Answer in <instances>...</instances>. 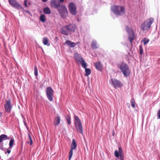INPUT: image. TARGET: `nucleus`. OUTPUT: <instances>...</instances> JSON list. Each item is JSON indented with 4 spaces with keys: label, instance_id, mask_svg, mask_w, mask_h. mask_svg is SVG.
I'll return each instance as SVG.
<instances>
[{
    "label": "nucleus",
    "instance_id": "obj_1",
    "mask_svg": "<svg viewBox=\"0 0 160 160\" xmlns=\"http://www.w3.org/2000/svg\"><path fill=\"white\" fill-rule=\"evenodd\" d=\"M117 66L121 70L124 77H128L130 76L131 70L129 66L124 61H122L118 62L117 64Z\"/></svg>",
    "mask_w": 160,
    "mask_h": 160
},
{
    "label": "nucleus",
    "instance_id": "obj_2",
    "mask_svg": "<svg viewBox=\"0 0 160 160\" xmlns=\"http://www.w3.org/2000/svg\"><path fill=\"white\" fill-rule=\"evenodd\" d=\"M111 9L116 15L122 16L125 13V8L121 5H112L111 7Z\"/></svg>",
    "mask_w": 160,
    "mask_h": 160
},
{
    "label": "nucleus",
    "instance_id": "obj_3",
    "mask_svg": "<svg viewBox=\"0 0 160 160\" xmlns=\"http://www.w3.org/2000/svg\"><path fill=\"white\" fill-rule=\"evenodd\" d=\"M53 8L57 9L60 16L62 18L66 19L68 16V11L65 5L62 4L60 7Z\"/></svg>",
    "mask_w": 160,
    "mask_h": 160
},
{
    "label": "nucleus",
    "instance_id": "obj_4",
    "mask_svg": "<svg viewBox=\"0 0 160 160\" xmlns=\"http://www.w3.org/2000/svg\"><path fill=\"white\" fill-rule=\"evenodd\" d=\"M154 19L153 18H150L144 22L141 25V28L143 31L148 30L150 27L153 22Z\"/></svg>",
    "mask_w": 160,
    "mask_h": 160
},
{
    "label": "nucleus",
    "instance_id": "obj_5",
    "mask_svg": "<svg viewBox=\"0 0 160 160\" xmlns=\"http://www.w3.org/2000/svg\"><path fill=\"white\" fill-rule=\"evenodd\" d=\"M110 83L115 89L120 88L123 86V84L121 81L114 78L110 79Z\"/></svg>",
    "mask_w": 160,
    "mask_h": 160
},
{
    "label": "nucleus",
    "instance_id": "obj_6",
    "mask_svg": "<svg viewBox=\"0 0 160 160\" xmlns=\"http://www.w3.org/2000/svg\"><path fill=\"white\" fill-rule=\"evenodd\" d=\"M46 94L48 99L50 101L53 100L54 91L51 87H48L46 89Z\"/></svg>",
    "mask_w": 160,
    "mask_h": 160
},
{
    "label": "nucleus",
    "instance_id": "obj_7",
    "mask_svg": "<svg viewBox=\"0 0 160 160\" xmlns=\"http://www.w3.org/2000/svg\"><path fill=\"white\" fill-rule=\"evenodd\" d=\"M68 8L71 15L73 16L76 15L77 13V8L74 2H71L69 3Z\"/></svg>",
    "mask_w": 160,
    "mask_h": 160
},
{
    "label": "nucleus",
    "instance_id": "obj_8",
    "mask_svg": "<svg viewBox=\"0 0 160 160\" xmlns=\"http://www.w3.org/2000/svg\"><path fill=\"white\" fill-rule=\"evenodd\" d=\"M77 145L76 140L74 139H73L72 143L71 145V149L68 153L69 160H70L71 159L73 155V150L76 149L77 148Z\"/></svg>",
    "mask_w": 160,
    "mask_h": 160
},
{
    "label": "nucleus",
    "instance_id": "obj_9",
    "mask_svg": "<svg viewBox=\"0 0 160 160\" xmlns=\"http://www.w3.org/2000/svg\"><path fill=\"white\" fill-rule=\"evenodd\" d=\"M9 4L12 7L17 9H23L24 8L15 0H8Z\"/></svg>",
    "mask_w": 160,
    "mask_h": 160
},
{
    "label": "nucleus",
    "instance_id": "obj_10",
    "mask_svg": "<svg viewBox=\"0 0 160 160\" xmlns=\"http://www.w3.org/2000/svg\"><path fill=\"white\" fill-rule=\"evenodd\" d=\"M125 30L128 34V39L129 41L131 42H132L134 39V32L132 29L128 26H126Z\"/></svg>",
    "mask_w": 160,
    "mask_h": 160
},
{
    "label": "nucleus",
    "instance_id": "obj_11",
    "mask_svg": "<svg viewBox=\"0 0 160 160\" xmlns=\"http://www.w3.org/2000/svg\"><path fill=\"white\" fill-rule=\"evenodd\" d=\"M6 103L4 105V108L5 111L8 113H10L11 112L12 109V106L11 103L10 99L6 100Z\"/></svg>",
    "mask_w": 160,
    "mask_h": 160
},
{
    "label": "nucleus",
    "instance_id": "obj_12",
    "mask_svg": "<svg viewBox=\"0 0 160 160\" xmlns=\"http://www.w3.org/2000/svg\"><path fill=\"white\" fill-rule=\"evenodd\" d=\"M64 0H58L57 2L56 0H51L50 3L53 8H58L61 6V3L64 2Z\"/></svg>",
    "mask_w": 160,
    "mask_h": 160
},
{
    "label": "nucleus",
    "instance_id": "obj_13",
    "mask_svg": "<svg viewBox=\"0 0 160 160\" xmlns=\"http://www.w3.org/2000/svg\"><path fill=\"white\" fill-rule=\"evenodd\" d=\"M74 57L76 60L77 62H80L82 65V64L83 63V62L86 63L84 59L78 53H75L74 54Z\"/></svg>",
    "mask_w": 160,
    "mask_h": 160
},
{
    "label": "nucleus",
    "instance_id": "obj_14",
    "mask_svg": "<svg viewBox=\"0 0 160 160\" xmlns=\"http://www.w3.org/2000/svg\"><path fill=\"white\" fill-rule=\"evenodd\" d=\"M60 32L62 34L66 36L68 35L70 33L68 28L67 25L63 26L61 28Z\"/></svg>",
    "mask_w": 160,
    "mask_h": 160
},
{
    "label": "nucleus",
    "instance_id": "obj_15",
    "mask_svg": "<svg viewBox=\"0 0 160 160\" xmlns=\"http://www.w3.org/2000/svg\"><path fill=\"white\" fill-rule=\"evenodd\" d=\"M81 66L83 68L85 69V76H88L90 75L91 73V70L90 68H87V63L86 62L84 63L83 62V63L82 64Z\"/></svg>",
    "mask_w": 160,
    "mask_h": 160
},
{
    "label": "nucleus",
    "instance_id": "obj_16",
    "mask_svg": "<svg viewBox=\"0 0 160 160\" xmlns=\"http://www.w3.org/2000/svg\"><path fill=\"white\" fill-rule=\"evenodd\" d=\"M70 32H75L77 28L76 25L73 23H70L67 25Z\"/></svg>",
    "mask_w": 160,
    "mask_h": 160
},
{
    "label": "nucleus",
    "instance_id": "obj_17",
    "mask_svg": "<svg viewBox=\"0 0 160 160\" xmlns=\"http://www.w3.org/2000/svg\"><path fill=\"white\" fill-rule=\"evenodd\" d=\"M114 154L115 157L118 158L120 157V160H124V155L116 150L114 152Z\"/></svg>",
    "mask_w": 160,
    "mask_h": 160
},
{
    "label": "nucleus",
    "instance_id": "obj_18",
    "mask_svg": "<svg viewBox=\"0 0 160 160\" xmlns=\"http://www.w3.org/2000/svg\"><path fill=\"white\" fill-rule=\"evenodd\" d=\"M94 66L97 70L101 72L102 71L103 68L101 63L100 62H98L94 63Z\"/></svg>",
    "mask_w": 160,
    "mask_h": 160
},
{
    "label": "nucleus",
    "instance_id": "obj_19",
    "mask_svg": "<svg viewBox=\"0 0 160 160\" xmlns=\"http://www.w3.org/2000/svg\"><path fill=\"white\" fill-rule=\"evenodd\" d=\"M65 44H66L70 48H74L76 45L75 42H72L69 40H66L65 42Z\"/></svg>",
    "mask_w": 160,
    "mask_h": 160
},
{
    "label": "nucleus",
    "instance_id": "obj_20",
    "mask_svg": "<svg viewBox=\"0 0 160 160\" xmlns=\"http://www.w3.org/2000/svg\"><path fill=\"white\" fill-rule=\"evenodd\" d=\"M9 139V138L6 134H2L0 135V143H2L3 141Z\"/></svg>",
    "mask_w": 160,
    "mask_h": 160
},
{
    "label": "nucleus",
    "instance_id": "obj_21",
    "mask_svg": "<svg viewBox=\"0 0 160 160\" xmlns=\"http://www.w3.org/2000/svg\"><path fill=\"white\" fill-rule=\"evenodd\" d=\"M60 117L58 115L55 118L54 123H55V126H57L60 124Z\"/></svg>",
    "mask_w": 160,
    "mask_h": 160
},
{
    "label": "nucleus",
    "instance_id": "obj_22",
    "mask_svg": "<svg viewBox=\"0 0 160 160\" xmlns=\"http://www.w3.org/2000/svg\"><path fill=\"white\" fill-rule=\"evenodd\" d=\"M91 46L93 49H97L98 48V47L97 46V42L96 40H93L92 41Z\"/></svg>",
    "mask_w": 160,
    "mask_h": 160
},
{
    "label": "nucleus",
    "instance_id": "obj_23",
    "mask_svg": "<svg viewBox=\"0 0 160 160\" xmlns=\"http://www.w3.org/2000/svg\"><path fill=\"white\" fill-rule=\"evenodd\" d=\"M44 13L46 14H50L51 13V10L49 7H47L44 8L43 9Z\"/></svg>",
    "mask_w": 160,
    "mask_h": 160
},
{
    "label": "nucleus",
    "instance_id": "obj_24",
    "mask_svg": "<svg viewBox=\"0 0 160 160\" xmlns=\"http://www.w3.org/2000/svg\"><path fill=\"white\" fill-rule=\"evenodd\" d=\"M42 41L43 44L44 45H47L48 46H50V43L49 42L48 39L47 38H43Z\"/></svg>",
    "mask_w": 160,
    "mask_h": 160
},
{
    "label": "nucleus",
    "instance_id": "obj_25",
    "mask_svg": "<svg viewBox=\"0 0 160 160\" xmlns=\"http://www.w3.org/2000/svg\"><path fill=\"white\" fill-rule=\"evenodd\" d=\"M77 131L79 133L82 134L83 132L82 125L76 126L75 127Z\"/></svg>",
    "mask_w": 160,
    "mask_h": 160
},
{
    "label": "nucleus",
    "instance_id": "obj_26",
    "mask_svg": "<svg viewBox=\"0 0 160 160\" xmlns=\"http://www.w3.org/2000/svg\"><path fill=\"white\" fill-rule=\"evenodd\" d=\"M39 19L40 21L42 22H44L46 19V16L44 14L41 15L39 18Z\"/></svg>",
    "mask_w": 160,
    "mask_h": 160
},
{
    "label": "nucleus",
    "instance_id": "obj_27",
    "mask_svg": "<svg viewBox=\"0 0 160 160\" xmlns=\"http://www.w3.org/2000/svg\"><path fill=\"white\" fill-rule=\"evenodd\" d=\"M14 142V139L13 138H11L9 142V149H12V147L13 145Z\"/></svg>",
    "mask_w": 160,
    "mask_h": 160
},
{
    "label": "nucleus",
    "instance_id": "obj_28",
    "mask_svg": "<svg viewBox=\"0 0 160 160\" xmlns=\"http://www.w3.org/2000/svg\"><path fill=\"white\" fill-rule=\"evenodd\" d=\"M74 124H77L81 122V121L80 119L76 115L74 117Z\"/></svg>",
    "mask_w": 160,
    "mask_h": 160
},
{
    "label": "nucleus",
    "instance_id": "obj_29",
    "mask_svg": "<svg viewBox=\"0 0 160 160\" xmlns=\"http://www.w3.org/2000/svg\"><path fill=\"white\" fill-rule=\"evenodd\" d=\"M65 118L67 123L69 125L71 123V118L70 115H68Z\"/></svg>",
    "mask_w": 160,
    "mask_h": 160
},
{
    "label": "nucleus",
    "instance_id": "obj_30",
    "mask_svg": "<svg viewBox=\"0 0 160 160\" xmlns=\"http://www.w3.org/2000/svg\"><path fill=\"white\" fill-rule=\"evenodd\" d=\"M142 41L143 42L144 45H146L148 42L149 39L146 38H145Z\"/></svg>",
    "mask_w": 160,
    "mask_h": 160
},
{
    "label": "nucleus",
    "instance_id": "obj_31",
    "mask_svg": "<svg viewBox=\"0 0 160 160\" xmlns=\"http://www.w3.org/2000/svg\"><path fill=\"white\" fill-rule=\"evenodd\" d=\"M28 136L29 138V139L30 140V142H28V144H29L31 146L33 144L32 140V137H31V135L29 134H28Z\"/></svg>",
    "mask_w": 160,
    "mask_h": 160
},
{
    "label": "nucleus",
    "instance_id": "obj_32",
    "mask_svg": "<svg viewBox=\"0 0 160 160\" xmlns=\"http://www.w3.org/2000/svg\"><path fill=\"white\" fill-rule=\"evenodd\" d=\"M139 54L141 55H142L143 53V49L142 48V46L141 45H140L139 46Z\"/></svg>",
    "mask_w": 160,
    "mask_h": 160
},
{
    "label": "nucleus",
    "instance_id": "obj_33",
    "mask_svg": "<svg viewBox=\"0 0 160 160\" xmlns=\"http://www.w3.org/2000/svg\"><path fill=\"white\" fill-rule=\"evenodd\" d=\"M34 74L35 76L38 75V70L36 66H34Z\"/></svg>",
    "mask_w": 160,
    "mask_h": 160
},
{
    "label": "nucleus",
    "instance_id": "obj_34",
    "mask_svg": "<svg viewBox=\"0 0 160 160\" xmlns=\"http://www.w3.org/2000/svg\"><path fill=\"white\" fill-rule=\"evenodd\" d=\"M3 143H0V149L2 151H4V149H6L5 148H4L3 147Z\"/></svg>",
    "mask_w": 160,
    "mask_h": 160
},
{
    "label": "nucleus",
    "instance_id": "obj_35",
    "mask_svg": "<svg viewBox=\"0 0 160 160\" xmlns=\"http://www.w3.org/2000/svg\"><path fill=\"white\" fill-rule=\"evenodd\" d=\"M118 152H120L122 154H123L122 148L121 147H119Z\"/></svg>",
    "mask_w": 160,
    "mask_h": 160
},
{
    "label": "nucleus",
    "instance_id": "obj_36",
    "mask_svg": "<svg viewBox=\"0 0 160 160\" xmlns=\"http://www.w3.org/2000/svg\"><path fill=\"white\" fill-rule=\"evenodd\" d=\"M28 2V0H25L24 2V6L26 7H28L27 2Z\"/></svg>",
    "mask_w": 160,
    "mask_h": 160
},
{
    "label": "nucleus",
    "instance_id": "obj_37",
    "mask_svg": "<svg viewBox=\"0 0 160 160\" xmlns=\"http://www.w3.org/2000/svg\"><path fill=\"white\" fill-rule=\"evenodd\" d=\"M131 106L133 108H134L135 107V103H134V102H133L132 101H131Z\"/></svg>",
    "mask_w": 160,
    "mask_h": 160
},
{
    "label": "nucleus",
    "instance_id": "obj_38",
    "mask_svg": "<svg viewBox=\"0 0 160 160\" xmlns=\"http://www.w3.org/2000/svg\"><path fill=\"white\" fill-rule=\"evenodd\" d=\"M11 149H9V148L8 149H7V152H5V154H7V153L8 154H9L11 152Z\"/></svg>",
    "mask_w": 160,
    "mask_h": 160
},
{
    "label": "nucleus",
    "instance_id": "obj_39",
    "mask_svg": "<svg viewBox=\"0 0 160 160\" xmlns=\"http://www.w3.org/2000/svg\"><path fill=\"white\" fill-rule=\"evenodd\" d=\"M157 116L159 119H160V109L158 110L157 113Z\"/></svg>",
    "mask_w": 160,
    "mask_h": 160
},
{
    "label": "nucleus",
    "instance_id": "obj_40",
    "mask_svg": "<svg viewBox=\"0 0 160 160\" xmlns=\"http://www.w3.org/2000/svg\"><path fill=\"white\" fill-rule=\"evenodd\" d=\"M74 125H75V127H76V126H79L82 125V123L81 122L80 123L74 124Z\"/></svg>",
    "mask_w": 160,
    "mask_h": 160
},
{
    "label": "nucleus",
    "instance_id": "obj_41",
    "mask_svg": "<svg viewBox=\"0 0 160 160\" xmlns=\"http://www.w3.org/2000/svg\"><path fill=\"white\" fill-rule=\"evenodd\" d=\"M24 11L27 14H30L31 15V13L30 12L28 11V10H24Z\"/></svg>",
    "mask_w": 160,
    "mask_h": 160
},
{
    "label": "nucleus",
    "instance_id": "obj_42",
    "mask_svg": "<svg viewBox=\"0 0 160 160\" xmlns=\"http://www.w3.org/2000/svg\"><path fill=\"white\" fill-rule=\"evenodd\" d=\"M13 156L12 157L10 158H9V159H8L7 160H13Z\"/></svg>",
    "mask_w": 160,
    "mask_h": 160
},
{
    "label": "nucleus",
    "instance_id": "obj_43",
    "mask_svg": "<svg viewBox=\"0 0 160 160\" xmlns=\"http://www.w3.org/2000/svg\"><path fill=\"white\" fill-rule=\"evenodd\" d=\"M41 1L44 2H47L48 0H41Z\"/></svg>",
    "mask_w": 160,
    "mask_h": 160
},
{
    "label": "nucleus",
    "instance_id": "obj_44",
    "mask_svg": "<svg viewBox=\"0 0 160 160\" xmlns=\"http://www.w3.org/2000/svg\"><path fill=\"white\" fill-rule=\"evenodd\" d=\"M2 114V113L1 112H0V117L1 116Z\"/></svg>",
    "mask_w": 160,
    "mask_h": 160
},
{
    "label": "nucleus",
    "instance_id": "obj_45",
    "mask_svg": "<svg viewBox=\"0 0 160 160\" xmlns=\"http://www.w3.org/2000/svg\"><path fill=\"white\" fill-rule=\"evenodd\" d=\"M28 5H30L31 4V2H28Z\"/></svg>",
    "mask_w": 160,
    "mask_h": 160
},
{
    "label": "nucleus",
    "instance_id": "obj_46",
    "mask_svg": "<svg viewBox=\"0 0 160 160\" xmlns=\"http://www.w3.org/2000/svg\"><path fill=\"white\" fill-rule=\"evenodd\" d=\"M114 135H115V133H114V132L113 133H112V135H113V136H114Z\"/></svg>",
    "mask_w": 160,
    "mask_h": 160
},
{
    "label": "nucleus",
    "instance_id": "obj_47",
    "mask_svg": "<svg viewBox=\"0 0 160 160\" xmlns=\"http://www.w3.org/2000/svg\"><path fill=\"white\" fill-rule=\"evenodd\" d=\"M77 21H78V22L79 21V18H78L77 19Z\"/></svg>",
    "mask_w": 160,
    "mask_h": 160
},
{
    "label": "nucleus",
    "instance_id": "obj_48",
    "mask_svg": "<svg viewBox=\"0 0 160 160\" xmlns=\"http://www.w3.org/2000/svg\"><path fill=\"white\" fill-rule=\"evenodd\" d=\"M24 124L25 126H26V123H24Z\"/></svg>",
    "mask_w": 160,
    "mask_h": 160
},
{
    "label": "nucleus",
    "instance_id": "obj_49",
    "mask_svg": "<svg viewBox=\"0 0 160 160\" xmlns=\"http://www.w3.org/2000/svg\"><path fill=\"white\" fill-rule=\"evenodd\" d=\"M79 43V42H77V44H78Z\"/></svg>",
    "mask_w": 160,
    "mask_h": 160
},
{
    "label": "nucleus",
    "instance_id": "obj_50",
    "mask_svg": "<svg viewBox=\"0 0 160 160\" xmlns=\"http://www.w3.org/2000/svg\"><path fill=\"white\" fill-rule=\"evenodd\" d=\"M2 160H3V159H2Z\"/></svg>",
    "mask_w": 160,
    "mask_h": 160
}]
</instances>
